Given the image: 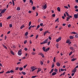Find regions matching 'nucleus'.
I'll return each mask as SVG.
<instances>
[{
    "instance_id": "obj_1",
    "label": "nucleus",
    "mask_w": 78,
    "mask_h": 78,
    "mask_svg": "<svg viewBox=\"0 0 78 78\" xmlns=\"http://www.w3.org/2000/svg\"><path fill=\"white\" fill-rule=\"evenodd\" d=\"M47 43H48V39L45 40L43 42L41 43L40 44L42 45V44H47Z\"/></svg>"
},
{
    "instance_id": "obj_2",
    "label": "nucleus",
    "mask_w": 78,
    "mask_h": 78,
    "mask_svg": "<svg viewBox=\"0 0 78 78\" xmlns=\"http://www.w3.org/2000/svg\"><path fill=\"white\" fill-rule=\"evenodd\" d=\"M61 40V37H60L58 38L56 40V42H59V41H60Z\"/></svg>"
},
{
    "instance_id": "obj_3",
    "label": "nucleus",
    "mask_w": 78,
    "mask_h": 78,
    "mask_svg": "<svg viewBox=\"0 0 78 78\" xmlns=\"http://www.w3.org/2000/svg\"><path fill=\"white\" fill-rule=\"evenodd\" d=\"M76 70L77 69H76V68H75L74 69L72 70V73H73V72L74 73H75L76 72Z\"/></svg>"
},
{
    "instance_id": "obj_4",
    "label": "nucleus",
    "mask_w": 78,
    "mask_h": 78,
    "mask_svg": "<svg viewBox=\"0 0 78 78\" xmlns=\"http://www.w3.org/2000/svg\"><path fill=\"white\" fill-rule=\"evenodd\" d=\"M6 9H4L2 11V12H1V13H2V14H3V13H4V12H5V11H6Z\"/></svg>"
},
{
    "instance_id": "obj_5",
    "label": "nucleus",
    "mask_w": 78,
    "mask_h": 78,
    "mask_svg": "<svg viewBox=\"0 0 78 78\" xmlns=\"http://www.w3.org/2000/svg\"><path fill=\"white\" fill-rule=\"evenodd\" d=\"M22 51H18V54L19 55H20H20H22Z\"/></svg>"
},
{
    "instance_id": "obj_6",
    "label": "nucleus",
    "mask_w": 78,
    "mask_h": 78,
    "mask_svg": "<svg viewBox=\"0 0 78 78\" xmlns=\"http://www.w3.org/2000/svg\"><path fill=\"white\" fill-rule=\"evenodd\" d=\"M74 17L75 19H78V15H76V14H75L74 15Z\"/></svg>"
},
{
    "instance_id": "obj_7",
    "label": "nucleus",
    "mask_w": 78,
    "mask_h": 78,
    "mask_svg": "<svg viewBox=\"0 0 78 78\" xmlns=\"http://www.w3.org/2000/svg\"><path fill=\"white\" fill-rule=\"evenodd\" d=\"M39 54L41 55V56H42V58H44L45 57L44 55L42 54V53H40Z\"/></svg>"
},
{
    "instance_id": "obj_8",
    "label": "nucleus",
    "mask_w": 78,
    "mask_h": 78,
    "mask_svg": "<svg viewBox=\"0 0 78 78\" xmlns=\"http://www.w3.org/2000/svg\"><path fill=\"white\" fill-rule=\"evenodd\" d=\"M43 8L44 9H46L47 8V4H45V5H43Z\"/></svg>"
},
{
    "instance_id": "obj_9",
    "label": "nucleus",
    "mask_w": 78,
    "mask_h": 78,
    "mask_svg": "<svg viewBox=\"0 0 78 78\" xmlns=\"http://www.w3.org/2000/svg\"><path fill=\"white\" fill-rule=\"evenodd\" d=\"M56 65L58 67H59L61 66V64L59 63V62H57L56 63Z\"/></svg>"
},
{
    "instance_id": "obj_10",
    "label": "nucleus",
    "mask_w": 78,
    "mask_h": 78,
    "mask_svg": "<svg viewBox=\"0 0 78 78\" xmlns=\"http://www.w3.org/2000/svg\"><path fill=\"white\" fill-rule=\"evenodd\" d=\"M48 30L45 31V32L44 33V35L45 36V34H47V33H48Z\"/></svg>"
},
{
    "instance_id": "obj_11",
    "label": "nucleus",
    "mask_w": 78,
    "mask_h": 78,
    "mask_svg": "<svg viewBox=\"0 0 78 78\" xmlns=\"http://www.w3.org/2000/svg\"><path fill=\"white\" fill-rule=\"evenodd\" d=\"M56 74H57V73L54 72L52 73V76L55 75H56Z\"/></svg>"
},
{
    "instance_id": "obj_12",
    "label": "nucleus",
    "mask_w": 78,
    "mask_h": 78,
    "mask_svg": "<svg viewBox=\"0 0 78 78\" xmlns=\"http://www.w3.org/2000/svg\"><path fill=\"white\" fill-rule=\"evenodd\" d=\"M40 71H41V69L40 68L38 69V70L37 71V73H38V72H39Z\"/></svg>"
},
{
    "instance_id": "obj_13",
    "label": "nucleus",
    "mask_w": 78,
    "mask_h": 78,
    "mask_svg": "<svg viewBox=\"0 0 78 78\" xmlns=\"http://www.w3.org/2000/svg\"><path fill=\"white\" fill-rule=\"evenodd\" d=\"M73 36H70V37H69V38L70 39H73Z\"/></svg>"
},
{
    "instance_id": "obj_14",
    "label": "nucleus",
    "mask_w": 78,
    "mask_h": 78,
    "mask_svg": "<svg viewBox=\"0 0 78 78\" xmlns=\"http://www.w3.org/2000/svg\"><path fill=\"white\" fill-rule=\"evenodd\" d=\"M10 53H11V54H12L13 55H14V53L13 52V51H10Z\"/></svg>"
},
{
    "instance_id": "obj_15",
    "label": "nucleus",
    "mask_w": 78,
    "mask_h": 78,
    "mask_svg": "<svg viewBox=\"0 0 78 78\" xmlns=\"http://www.w3.org/2000/svg\"><path fill=\"white\" fill-rule=\"evenodd\" d=\"M28 32H27L25 33L24 35L25 36H28Z\"/></svg>"
},
{
    "instance_id": "obj_16",
    "label": "nucleus",
    "mask_w": 78,
    "mask_h": 78,
    "mask_svg": "<svg viewBox=\"0 0 78 78\" xmlns=\"http://www.w3.org/2000/svg\"><path fill=\"white\" fill-rule=\"evenodd\" d=\"M57 10L58 11H61V9H60V7H58L57 8Z\"/></svg>"
},
{
    "instance_id": "obj_17",
    "label": "nucleus",
    "mask_w": 78,
    "mask_h": 78,
    "mask_svg": "<svg viewBox=\"0 0 78 78\" xmlns=\"http://www.w3.org/2000/svg\"><path fill=\"white\" fill-rule=\"evenodd\" d=\"M20 71H22L23 70V68L22 67H20L19 69Z\"/></svg>"
},
{
    "instance_id": "obj_18",
    "label": "nucleus",
    "mask_w": 78,
    "mask_h": 78,
    "mask_svg": "<svg viewBox=\"0 0 78 78\" xmlns=\"http://www.w3.org/2000/svg\"><path fill=\"white\" fill-rule=\"evenodd\" d=\"M30 3H31L32 5H33V2L32 0H30Z\"/></svg>"
},
{
    "instance_id": "obj_19",
    "label": "nucleus",
    "mask_w": 78,
    "mask_h": 78,
    "mask_svg": "<svg viewBox=\"0 0 78 78\" xmlns=\"http://www.w3.org/2000/svg\"><path fill=\"white\" fill-rule=\"evenodd\" d=\"M16 10L17 11H20V7H17Z\"/></svg>"
},
{
    "instance_id": "obj_20",
    "label": "nucleus",
    "mask_w": 78,
    "mask_h": 78,
    "mask_svg": "<svg viewBox=\"0 0 78 78\" xmlns=\"http://www.w3.org/2000/svg\"><path fill=\"white\" fill-rule=\"evenodd\" d=\"M50 50V48H47L46 49V51L45 52H47V51H48V50Z\"/></svg>"
},
{
    "instance_id": "obj_21",
    "label": "nucleus",
    "mask_w": 78,
    "mask_h": 78,
    "mask_svg": "<svg viewBox=\"0 0 78 78\" xmlns=\"http://www.w3.org/2000/svg\"><path fill=\"white\" fill-rule=\"evenodd\" d=\"M53 70H54V69H52L51 70L50 72L49 73H51L53 72Z\"/></svg>"
},
{
    "instance_id": "obj_22",
    "label": "nucleus",
    "mask_w": 78,
    "mask_h": 78,
    "mask_svg": "<svg viewBox=\"0 0 78 78\" xmlns=\"http://www.w3.org/2000/svg\"><path fill=\"white\" fill-rule=\"evenodd\" d=\"M21 73L22 74H23V75H26V73H25V72H23V71H22L21 72Z\"/></svg>"
},
{
    "instance_id": "obj_23",
    "label": "nucleus",
    "mask_w": 78,
    "mask_h": 78,
    "mask_svg": "<svg viewBox=\"0 0 78 78\" xmlns=\"http://www.w3.org/2000/svg\"><path fill=\"white\" fill-rule=\"evenodd\" d=\"M11 16H8L7 18V20H8V19H11Z\"/></svg>"
},
{
    "instance_id": "obj_24",
    "label": "nucleus",
    "mask_w": 78,
    "mask_h": 78,
    "mask_svg": "<svg viewBox=\"0 0 78 78\" xmlns=\"http://www.w3.org/2000/svg\"><path fill=\"white\" fill-rule=\"evenodd\" d=\"M42 49L44 51H46V49L45 50V47H43L42 48Z\"/></svg>"
},
{
    "instance_id": "obj_25",
    "label": "nucleus",
    "mask_w": 78,
    "mask_h": 78,
    "mask_svg": "<svg viewBox=\"0 0 78 78\" xmlns=\"http://www.w3.org/2000/svg\"><path fill=\"white\" fill-rule=\"evenodd\" d=\"M54 67H55V65L54 64V63H52V65L51 68H53Z\"/></svg>"
},
{
    "instance_id": "obj_26",
    "label": "nucleus",
    "mask_w": 78,
    "mask_h": 78,
    "mask_svg": "<svg viewBox=\"0 0 78 78\" xmlns=\"http://www.w3.org/2000/svg\"><path fill=\"white\" fill-rule=\"evenodd\" d=\"M65 13H66L67 16H68V17H69V14H68V13L67 12H65Z\"/></svg>"
},
{
    "instance_id": "obj_27",
    "label": "nucleus",
    "mask_w": 78,
    "mask_h": 78,
    "mask_svg": "<svg viewBox=\"0 0 78 78\" xmlns=\"http://www.w3.org/2000/svg\"><path fill=\"white\" fill-rule=\"evenodd\" d=\"M12 2L13 6H14V5H15V4H14V0H12Z\"/></svg>"
},
{
    "instance_id": "obj_28",
    "label": "nucleus",
    "mask_w": 78,
    "mask_h": 78,
    "mask_svg": "<svg viewBox=\"0 0 78 78\" xmlns=\"http://www.w3.org/2000/svg\"><path fill=\"white\" fill-rule=\"evenodd\" d=\"M33 10L34 11L35 9H36V7L34 6H33L32 8Z\"/></svg>"
},
{
    "instance_id": "obj_29",
    "label": "nucleus",
    "mask_w": 78,
    "mask_h": 78,
    "mask_svg": "<svg viewBox=\"0 0 78 78\" xmlns=\"http://www.w3.org/2000/svg\"><path fill=\"white\" fill-rule=\"evenodd\" d=\"M24 27H25V26H24V25H22L20 27V29H22V28H23Z\"/></svg>"
},
{
    "instance_id": "obj_30",
    "label": "nucleus",
    "mask_w": 78,
    "mask_h": 78,
    "mask_svg": "<svg viewBox=\"0 0 78 78\" xmlns=\"http://www.w3.org/2000/svg\"><path fill=\"white\" fill-rule=\"evenodd\" d=\"M3 47H4L5 48H6V49H8V48H7V47H6V46H5V45H3Z\"/></svg>"
},
{
    "instance_id": "obj_31",
    "label": "nucleus",
    "mask_w": 78,
    "mask_h": 78,
    "mask_svg": "<svg viewBox=\"0 0 78 78\" xmlns=\"http://www.w3.org/2000/svg\"><path fill=\"white\" fill-rule=\"evenodd\" d=\"M76 59V58H73L71 60V61H74Z\"/></svg>"
},
{
    "instance_id": "obj_32",
    "label": "nucleus",
    "mask_w": 78,
    "mask_h": 78,
    "mask_svg": "<svg viewBox=\"0 0 78 78\" xmlns=\"http://www.w3.org/2000/svg\"><path fill=\"white\" fill-rule=\"evenodd\" d=\"M39 27H40V25H38L37 27V28H36V30H37V29H38V28H39Z\"/></svg>"
},
{
    "instance_id": "obj_33",
    "label": "nucleus",
    "mask_w": 78,
    "mask_h": 78,
    "mask_svg": "<svg viewBox=\"0 0 78 78\" xmlns=\"http://www.w3.org/2000/svg\"><path fill=\"white\" fill-rule=\"evenodd\" d=\"M69 42H70V40H67V41H66V43H67V44H68V43H69Z\"/></svg>"
},
{
    "instance_id": "obj_34",
    "label": "nucleus",
    "mask_w": 78,
    "mask_h": 78,
    "mask_svg": "<svg viewBox=\"0 0 78 78\" xmlns=\"http://www.w3.org/2000/svg\"><path fill=\"white\" fill-rule=\"evenodd\" d=\"M31 22L30 21L29 22V27H30V25H31Z\"/></svg>"
},
{
    "instance_id": "obj_35",
    "label": "nucleus",
    "mask_w": 78,
    "mask_h": 78,
    "mask_svg": "<svg viewBox=\"0 0 78 78\" xmlns=\"http://www.w3.org/2000/svg\"><path fill=\"white\" fill-rule=\"evenodd\" d=\"M72 51L70 52L69 54V56H70L72 54Z\"/></svg>"
},
{
    "instance_id": "obj_36",
    "label": "nucleus",
    "mask_w": 78,
    "mask_h": 78,
    "mask_svg": "<svg viewBox=\"0 0 78 78\" xmlns=\"http://www.w3.org/2000/svg\"><path fill=\"white\" fill-rule=\"evenodd\" d=\"M75 37H76L78 38V34H77L76 35H75Z\"/></svg>"
},
{
    "instance_id": "obj_37",
    "label": "nucleus",
    "mask_w": 78,
    "mask_h": 78,
    "mask_svg": "<svg viewBox=\"0 0 78 78\" xmlns=\"http://www.w3.org/2000/svg\"><path fill=\"white\" fill-rule=\"evenodd\" d=\"M73 46H74V47H75V48H76V47H77V45H76V44H74L73 45Z\"/></svg>"
},
{
    "instance_id": "obj_38",
    "label": "nucleus",
    "mask_w": 78,
    "mask_h": 78,
    "mask_svg": "<svg viewBox=\"0 0 78 78\" xmlns=\"http://www.w3.org/2000/svg\"><path fill=\"white\" fill-rule=\"evenodd\" d=\"M40 63H41V65H43V64H44V63L43 62H42V61H41L40 62Z\"/></svg>"
},
{
    "instance_id": "obj_39",
    "label": "nucleus",
    "mask_w": 78,
    "mask_h": 78,
    "mask_svg": "<svg viewBox=\"0 0 78 78\" xmlns=\"http://www.w3.org/2000/svg\"><path fill=\"white\" fill-rule=\"evenodd\" d=\"M56 58V57H54V59H53V61L54 62H56V61H55V59Z\"/></svg>"
},
{
    "instance_id": "obj_40",
    "label": "nucleus",
    "mask_w": 78,
    "mask_h": 78,
    "mask_svg": "<svg viewBox=\"0 0 78 78\" xmlns=\"http://www.w3.org/2000/svg\"><path fill=\"white\" fill-rule=\"evenodd\" d=\"M27 41L25 40L24 42V44H27Z\"/></svg>"
},
{
    "instance_id": "obj_41",
    "label": "nucleus",
    "mask_w": 78,
    "mask_h": 78,
    "mask_svg": "<svg viewBox=\"0 0 78 78\" xmlns=\"http://www.w3.org/2000/svg\"><path fill=\"white\" fill-rule=\"evenodd\" d=\"M74 8H75V9H77L78 8V6L76 5L74 6Z\"/></svg>"
},
{
    "instance_id": "obj_42",
    "label": "nucleus",
    "mask_w": 78,
    "mask_h": 78,
    "mask_svg": "<svg viewBox=\"0 0 78 78\" xmlns=\"http://www.w3.org/2000/svg\"><path fill=\"white\" fill-rule=\"evenodd\" d=\"M37 68H34L32 70V72H33V71H34V70H36V69H37Z\"/></svg>"
},
{
    "instance_id": "obj_43",
    "label": "nucleus",
    "mask_w": 78,
    "mask_h": 78,
    "mask_svg": "<svg viewBox=\"0 0 78 78\" xmlns=\"http://www.w3.org/2000/svg\"><path fill=\"white\" fill-rule=\"evenodd\" d=\"M12 27V24H9V27L10 28H11Z\"/></svg>"
},
{
    "instance_id": "obj_44",
    "label": "nucleus",
    "mask_w": 78,
    "mask_h": 78,
    "mask_svg": "<svg viewBox=\"0 0 78 78\" xmlns=\"http://www.w3.org/2000/svg\"><path fill=\"white\" fill-rule=\"evenodd\" d=\"M27 64L26 65H25V66H23V68H24V69H25V68H26V67H27Z\"/></svg>"
},
{
    "instance_id": "obj_45",
    "label": "nucleus",
    "mask_w": 78,
    "mask_h": 78,
    "mask_svg": "<svg viewBox=\"0 0 78 78\" xmlns=\"http://www.w3.org/2000/svg\"><path fill=\"white\" fill-rule=\"evenodd\" d=\"M24 50H25V51H27V50H28V49L27 48H24Z\"/></svg>"
},
{
    "instance_id": "obj_46",
    "label": "nucleus",
    "mask_w": 78,
    "mask_h": 78,
    "mask_svg": "<svg viewBox=\"0 0 78 78\" xmlns=\"http://www.w3.org/2000/svg\"><path fill=\"white\" fill-rule=\"evenodd\" d=\"M52 17H55V14H53L52 15Z\"/></svg>"
},
{
    "instance_id": "obj_47",
    "label": "nucleus",
    "mask_w": 78,
    "mask_h": 78,
    "mask_svg": "<svg viewBox=\"0 0 78 78\" xmlns=\"http://www.w3.org/2000/svg\"><path fill=\"white\" fill-rule=\"evenodd\" d=\"M38 37L39 35H37L36 37V39H37V37Z\"/></svg>"
},
{
    "instance_id": "obj_48",
    "label": "nucleus",
    "mask_w": 78,
    "mask_h": 78,
    "mask_svg": "<svg viewBox=\"0 0 78 78\" xmlns=\"http://www.w3.org/2000/svg\"><path fill=\"white\" fill-rule=\"evenodd\" d=\"M10 73H14V71L12 70H11L10 71Z\"/></svg>"
},
{
    "instance_id": "obj_49",
    "label": "nucleus",
    "mask_w": 78,
    "mask_h": 78,
    "mask_svg": "<svg viewBox=\"0 0 78 78\" xmlns=\"http://www.w3.org/2000/svg\"><path fill=\"white\" fill-rule=\"evenodd\" d=\"M37 77V76H32L31 77V78H35V77Z\"/></svg>"
},
{
    "instance_id": "obj_50",
    "label": "nucleus",
    "mask_w": 78,
    "mask_h": 78,
    "mask_svg": "<svg viewBox=\"0 0 78 78\" xmlns=\"http://www.w3.org/2000/svg\"><path fill=\"white\" fill-rule=\"evenodd\" d=\"M0 27H2V23H0Z\"/></svg>"
},
{
    "instance_id": "obj_51",
    "label": "nucleus",
    "mask_w": 78,
    "mask_h": 78,
    "mask_svg": "<svg viewBox=\"0 0 78 78\" xmlns=\"http://www.w3.org/2000/svg\"><path fill=\"white\" fill-rule=\"evenodd\" d=\"M55 72H58V69H55Z\"/></svg>"
},
{
    "instance_id": "obj_52",
    "label": "nucleus",
    "mask_w": 78,
    "mask_h": 78,
    "mask_svg": "<svg viewBox=\"0 0 78 78\" xmlns=\"http://www.w3.org/2000/svg\"><path fill=\"white\" fill-rule=\"evenodd\" d=\"M43 30V29H42V28H41L40 29V31H42Z\"/></svg>"
},
{
    "instance_id": "obj_53",
    "label": "nucleus",
    "mask_w": 78,
    "mask_h": 78,
    "mask_svg": "<svg viewBox=\"0 0 78 78\" xmlns=\"http://www.w3.org/2000/svg\"><path fill=\"white\" fill-rule=\"evenodd\" d=\"M10 73V71H8L6 72V73Z\"/></svg>"
},
{
    "instance_id": "obj_54",
    "label": "nucleus",
    "mask_w": 78,
    "mask_h": 78,
    "mask_svg": "<svg viewBox=\"0 0 78 78\" xmlns=\"http://www.w3.org/2000/svg\"><path fill=\"white\" fill-rule=\"evenodd\" d=\"M56 46L57 48H59V47H58V44H57L56 45Z\"/></svg>"
},
{
    "instance_id": "obj_55",
    "label": "nucleus",
    "mask_w": 78,
    "mask_h": 78,
    "mask_svg": "<svg viewBox=\"0 0 78 78\" xmlns=\"http://www.w3.org/2000/svg\"><path fill=\"white\" fill-rule=\"evenodd\" d=\"M70 27H71V25H70V24H69L68 26V27L69 28H70Z\"/></svg>"
},
{
    "instance_id": "obj_56",
    "label": "nucleus",
    "mask_w": 78,
    "mask_h": 78,
    "mask_svg": "<svg viewBox=\"0 0 78 78\" xmlns=\"http://www.w3.org/2000/svg\"><path fill=\"white\" fill-rule=\"evenodd\" d=\"M50 41H49L48 43V45H50Z\"/></svg>"
},
{
    "instance_id": "obj_57",
    "label": "nucleus",
    "mask_w": 78,
    "mask_h": 78,
    "mask_svg": "<svg viewBox=\"0 0 78 78\" xmlns=\"http://www.w3.org/2000/svg\"><path fill=\"white\" fill-rule=\"evenodd\" d=\"M2 14V13H1H1H0V17H2V16H3V15Z\"/></svg>"
},
{
    "instance_id": "obj_58",
    "label": "nucleus",
    "mask_w": 78,
    "mask_h": 78,
    "mask_svg": "<svg viewBox=\"0 0 78 78\" xmlns=\"http://www.w3.org/2000/svg\"><path fill=\"white\" fill-rule=\"evenodd\" d=\"M64 70L62 69H61V72H63V71H64Z\"/></svg>"
},
{
    "instance_id": "obj_59",
    "label": "nucleus",
    "mask_w": 78,
    "mask_h": 78,
    "mask_svg": "<svg viewBox=\"0 0 78 78\" xmlns=\"http://www.w3.org/2000/svg\"><path fill=\"white\" fill-rule=\"evenodd\" d=\"M58 20H59V18H58L56 20H55V22H57Z\"/></svg>"
},
{
    "instance_id": "obj_60",
    "label": "nucleus",
    "mask_w": 78,
    "mask_h": 78,
    "mask_svg": "<svg viewBox=\"0 0 78 78\" xmlns=\"http://www.w3.org/2000/svg\"><path fill=\"white\" fill-rule=\"evenodd\" d=\"M40 26H41V27H42V25H43V23H41L40 24Z\"/></svg>"
},
{
    "instance_id": "obj_61",
    "label": "nucleus",
    "mask_w": 78,
    "mask_h": 78,
    "mask_svg": "<svg viewBox=\"0 0 78 78\" xmlns=\"http://www.w3.org/2000/svg\"><path fill=\"white\" fill-rule=\"evenodd\" d=\"M18 69H19V67L16 68V70H18Z\"/></svg>"
},
{
    "instance_id": "obj_62",
    "label": "nucleus",
    "mask_w": 78,
    "mask_h": 78,
    "mask_svg": "<svg viewBox=\"0 0 78 78\" xmlns=\"http://www.w3.org/2000/svg\"><path fill=\"white\" fill-rule=\"evenodd\" d=\"M75 75V73H72L71 74V75L72 76H73V75Z\"/></svg>"
},
{
    "instance_id": "obj_63",
    "label": "nucleus",
    "mask_w": 78,
    "mask_h": 78,
    "mask_svg": "<svg viewBox=\"0 0 78 78\" xmlns=\"http://www.w3.org/2000/svg\"><path fill=\"white\" fill-rule=\"evenodd\" d=\"M64 7L65 8H66V9H68V7H67V6H64Z\"/></svg>"
},
{
    "instance_id": "obj_64",
    "label": "nucleus",
    "mask_w": 78,
    "mask_h": 78,
    "mask_svg": "<svg viewBox=\"0 0 78 78\" xmlns=\"http://www.w3.org/2000/svg\"><path fill=\"white\" fill-rule=\"evenodd\" d=\"M66 23H63L62 24V26H66Z\"/></svg>"
}]
</instances>
